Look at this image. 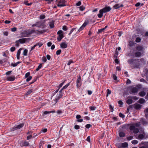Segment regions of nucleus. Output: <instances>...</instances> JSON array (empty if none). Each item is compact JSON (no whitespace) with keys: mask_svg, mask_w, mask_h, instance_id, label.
<instances>
[{"mask_svg":"<svg viewBox=\"0 0 148 148\" xmlns=\"http://www.w3.org/2000/svg\"><path fill=\"white\" fill-rule=\"evenodd\" d=\"M140 125V122L134 123L130 126L129 127L130 130L131 131H132L134 133L137 134L139 130L138 128H136V127H139Z\"/></svg>","mask_w":148,"mask_h":148,"instance_id":"1","label":"nucleus"},{"mask_svg":"<svg viewBox=\"0 0 148 148\" xmlns=\"http://www.w3.org/2000/svg\"><path fill=\"white\" fill-rule=\"evenodd\" d=\"M45 21H41L36 22L35 23L32 25V27L36 26L40 27L42 28H44L45 25Z\"/></svg>","mask_w":148,"mask_h":148,"instance_id":"2","label":"nucleus"},{"mask_svg":"<svg viewBox=\"0 0 148 148\" xmlns=\"http://www.w3.org/2000/svg\"><path fill=\"white\" fill-rule=\"evenodd\" d=\"M63 89L62 88L59 91V92L60 93L59 94L57 95L56 96V97L55 98V99L52 102L54 104H55L62 97V95L61 93L62 92V91Z\"/></svg>","mask_w":148,"mask_h":148,"instance_id":"3","label":"nucleus"},{"mask_svg":"<svg viewBox=\"0 0 148 148\" xmlns=\"http://www.w3.org/2000/svg\"><path fill=\"white\" fill-rule=\"evenodd\" d=\"M130 89V90L129 93L131 94L137 93L138 90V88L136 87H131Z\"/></svg>","mask_w":148,"mask_h":148,"instance_id":"4","label":"nucleus"},{"mask_svg":"<svg viewBox=\"0 0 148 148\" xmlns=\"http://www.w3.org/2000/svg\"><path fill=\"white\" fill-rule=\"evenodd\" d=\"M24 126L23 123H21L19 125L15 126L13 127L11 130V131H14L17 129H19L22 128Z\"/></svg>","mask_w":148,"mask_h":148,"instance_id":"5","label":"nucleus"},{"mask_svg":"<svg viewBox=\"0 0 148 148\" xmlns=\"http://www.w3.org/2000/svg\"><path fill=\"white\" fill-rule=\"evenodd\" d=\"M111 10V8L109 6L105 7L101 9L103 13H106L110 11Z\"/></svg>","mask_w":148,"mask_h":148,"instance_id":"6","label":"nucleus"},{"mask_svg":"<svg viewBox=\"0 0 148 148\" xmlns=\"http://www.w3.org/2000/svg\"><path fill=\"white\" fill-rule=\"evenodd\" d=\"M138 139L142 140L145 138V133L144 132L142 134H139L136 137Z\"/></svg>","mask_w":148,"mask_h":148,"instance_id":"7","label":"nucleus"},{"mask_svg":"<svg viewBox=\"0 0 148 148\" xmlns=\"http://www.w3.org/2000/svg\"><path fill=\"white\" fill-rule=\"evenodd\" d=\"M15 79V77L14 76H8L6 77V79L8 81H13Z\"/></svg>","mask_w":148,"mask_h":148,"instance_id":"8","label":"nucleus"},{"mask_svg":"<svg viewBox=\"0 0 148 148\" xmlns=\"http://www.w3.org/2000/svg\"><path fill=\"white\" fill-rule=\"evenodd\" d=\"M29 38H22L18 40V41L21 43H24L26 41H29Z\"/></svg>","mask_w":148,"mask_h":148,"instance_id":"9","label":"nucleus"},{"mask_svg":"<svg viewBox=\"0 0 148 148\" xmlns=\"http://www.w3.org/2000/svg\"><path fill=\"white\" fill-rule=\"evenodd\" d=\"M88 23V21H86L81 27L80 28L78 31L79 32L82 30L84 27L87 25Z\"/></svg>","mask_w":148,"mask_h":148,"instance_id":"10","label":"nucleus"},{"mask_svg":"<svg viewBox=\"0 0 148 148\" xmlns=\"http://www.w3.org/2000/svg\"><path fill=\"white\" fill-rule=\"evenodd\" d=\"M81 79L80 77H79L77 78L76 81L77 86V87H79L81 86Z\"/></svg>","mask_w":148,"mask_h":148,"instance_id":"11","label":"nucleus"},{"mask_svg":"<svg viewBox=\"0 0 148 148\" xmlns=\"http://www.w3.org/2000/svg\"><path fill=\"white\" fill-rule=\"evenodd\" d=\"M32 33L29 31H25L23 33V36L25 37L28 36L30 35Z\"/></svg>","mask_w":148,"mask_h":148,"instance_id":"12","label":"nucleus"},{"mask_svg":"<svg viewBox=\"0 0 148 148\" xmlns=\"http://www.w3.org/2000/svg\"><path fill=\"white\" fill-rule=\"evenodd\" d=\"M140 123H141L143 125H147L148 123V122L147 121L145 120L142 118L140 119Z\"/></svg>","mask_w":148,"mask_h":148,"instance_id":"13","label":"nucleus"},{"mask_svg":"<svg viewBox=\"0 0 148 148\" xmlns=\"http://www.w3.org/2000/svg\"><path fill=\"white\" fill-rule=\"evenodd\" d=\"M134 107L136 109H140L141 107V106L138 104L135 103L134 104Z\"/></svg>","mask_w":148,"mask_h":148,"instance_id":"14","label":"nucleus"},{"mask_svg":"<svg viewBox=\"0 0 148 148\" xmlns=\"http://www.w3.org/2000/svg\"><path fill=\"white\" fill-rule=\"evenodd\" d=\"M144 47L143 46L141 45H138L136 47V49L139 51H142L143 50Z\"/></svg>","mask_w":148,"mask_h":148,"instance_id":"15","label":"nucleus"},{"mask_svg":"<svg viewBox=\"0 0 148 148\" xmlns=\"http://www.w3.org/2000/svg\"><path fill=\"white\" fill-rule=\"evenodd\" d=\"M123 6V4L120 5L119 4H116L115 5H114L113 6V8L115 9H118L121 7H122Z\"/></svg>","mask_w":148,"mask_h":148,"instance_id":"16","label":"nucleus"},{"mask_svg":"<svg viewBox=\"0 0 148 148\" xmlns=\"http://www.w3.org/2000/svg\"><path fill=\"white\" fill-rule=\"evenodd\" d=\"M60 46L62 48H66L67 47V44L65 42H63L60 45Z\"/></svg>","mask_w":148,"mask_h":148,"instance_id":"17","label":"nucleus"},{"mask_svg":"<svg viewBox=\"0 0 148 148\" xmlns=\"http://www.w3.org/2000/svg\"><path fill=\"white\" fill-rule=\"evenodd\" d=\"M99 13L97 14L98 17L99 18H101L103 16V13L101 10L99 11Z\"/></svg>","mask_w":148,"mask_h":148,"instance_id":"18","label":"nucleus"},{"mask_svg":"<svg viewBox=\"0 0 148 148\" xmlns=\"http://www.w3.org/2000/svg\"><path fill=\"white\" fill-rule=\"evenodd\" d=\"M146 94V93L144 91H141L139 93V95L141 97H144L145 95Z\"/></svg>","mask_w":148,"mask_h":148,"instance_id":"19","label":"nucleus"},{"mask_svg":"<svg viewBox=\"0 0 148 148\" xmlns=\"http://www.w3.org/2000/svg\"><path fill=\"white\" fill-rule=\"evenodd\" d=\"M141 53L139 51H137L135 53V56L136 57H140L141 56Z\"/></svg>","mask_w":148,"mask_h":148,"instance_id":"20","label":"nucleus"},{"mask_svg":"<svg viewBox=\"0 0 148 148\" xmlns=\"http://www.w3.org/2000/svg\"><path fill=\"white\" fill-rule=\"evenodd\" d=\"M107 26H106L104 28L99 29L98 33H101L104 32L105 29L107 28Z\"/></svg>","mask_w":148,"mask_h":148,"instance_id":"21","label":"nucleus"},{"mask_svg":"<svg viewBox=\"0 0 148 148\" xmlns=\"http://www.w3.org/2000/svg\"><path fill=\"white\" fill-rule=\"evenodd\" d=\"M49 25L50 28H53L54 27V22L53 21H51L50 22Z\"/></svg>","mask_w":148,"mask_h":148,"instance_id":"22","label":"nucleus"},{"mask_svg":"<svg viewBox=\"0 0 148 148\" xmlns=\"http://www.w3.org/2000/svg\"><path fill=\"white\" fill-rule=\"evenodd\" d=\"M138 102L140 104H143L145 102V100L144 99L140 98L138 100Z\"/></svg>","mask_w":148,"mask_h":148,"instance_id":"23","label":"nucleus"},{"mask_svg":"<svg viewBox=\"0 0 148 148\" xmlns=\"http://www.w3.org/2000/svg\"><path fill=\"white\" fill-rule=\"evenodd\" d=\"M63 35H59L57 38V40L59 41H60L63 38Z\"/></svg>","mask_w":148,"mask_h":148,"instance_id":"24","label":"nucleus"},{"mask_svg":"<svg viewBox=\"0 0 148 148\" xmlns=\"http://www.w3.org/2000/svg\"><path fill=\"white\" fill-rule=\"evenodd\" d=\"M128 146V144L127 143L125 142L122 143L121 144V147L123 148H125Z\"/></svg>","mask_w":148,"mask_h":148,"instance_id":"25","label":"nucleus"},{"mask_svg":"<svg viewBox=\"0 0 148 148\" xmlns=\"http://www.w3.org/2000/svg\"><path fill=\"white\" fill-rule=\"evenodd\" d=\"M132 100L130 99H128L126 101L127 103L128 104H131L132 103Z\"/></svg>","mask_w":148,"mask_h":148,"instance_id":"26","label":"nucleus"},{"mask_svg":"<svg viewBox=\"0 0 148 148\" xmlns=\"http://www.w3.org/2000/svg\"><path fill=\"white\" fill-rule=\"evenodd\" d=\"M29 144L28 142L24 141L22 145V146H27Z\"/></svg>","mask_w":148,"mask_h":148,"instance_id":"27","label":"nucleus"},{"mask_svg":"<svg viewBox=\"0 0 148 148\" xmlns=\"http://www.w3.org/2000/svg\"><path fill=\"white\" fill-rule=\"evenodd\" d=\"M28 50L27 49H25L23 52V55L25 56H26L27 54Z\"/></svg>","mask_w":148,"mask_h":148,"instance_id":"28","label":"nucleus"},{"mask_svg":"<svg viewBox=\"0 0 148 148\" xmlns=\"http://www.w3.org/2000/svg\"><path fill=\"white\" fill-rule=\"evenodd\" d=\"M119 135L120 137H123L125 136V134L123 132H121L119 133Z\"/></svg>","mask_w":148,"mask_h":148,"instance_id":"29","label":"nucleus"},{"mask_svg":"<svg viewBox=\"0 0 148 148\" xmlns=\"http://www.w3.org/2000/svg\"><path fill=\"white\" fill-rule=\"evenodd\" d=\"M54 112H55L54 111H45L44 113V114L46 115V114H49V113H51V112L54 113Z\"/></svg>","mask_w":148,"mask_h":148,"instance_id":"30","label":"nucleus"},{"mask_svg":"<svg viewBox=\"0 0 148 148\" xmlns=\"http://www.w3.org/2000/svg\"><path fill=\"white\" fill-rule=\"evenodd\" d=\"M138 143V140H133L132 141V143L134 145H135L137 144Z\"/></svg>","mask_w":148,"mask_h":148,"instance_id":"31","label":"nucleus"},{"mask_svg":"<svg viewBox=\"0 0 148 148\" xmlns=\"http://www.w3.org/2000/svg\"><path fill=\"white\" fill-rule=\"evenodd\" d=\"M33 92V90L31 89V90L28 91L26 93L25 95H28L30 94H31L32 92Z\"/></svg>","mask_w":148,"mask_h":148,"instance_id":"32","label":"nucleus"},{"mask_svg":"<svg viewBox=\"0 0 148 148\" xmlns=\"http://www.w3.org/2000/svg\"><path fill=\"white\" fill-rule=\"evenodd\" d=\"M141 39L139 37H137L135 40V41L137 42H140L141 41Z\"/></svg>","mask_w":148,"mask_h":148,"instance_id":"33","label":"nucleus"},{"mask_svg":"<svg viewBox=\"0 0 148 148\" xmlns=\"http://www.w3.org/2000/svg\"><path fill=\"white\" fill-rule=\"evenodd\" d=\"M42 64H40L38 66V68L36 69V71H38L42 67Z\"/></svg>","mask_w":148,"mask_h":148,"instance_id":"34","label":"nucleus"},{"mask_svg":"<svg viewBox=\"0 0 148 148\" xmlns=\"http://www.w3.org/2000/svg\"><path fill=\"white\" fill-rule=\"evenodd\" d=\"M140 148H148V143L145 144L144 146L141 147Z\"/></svg>","mask_w":148,"mask_h":148,"instance_id":"35","label":"nucleus"},{"mask_svg":"<svg viewBox=\"0 0 148 148\" xmlns=\"http://www.w3.org/2000/svg\"><path fill=\"white\" fill-rule=\"evenodd\" d=\"M65 2V0H61L58 3L60 4H64Z\"/></svg>","mask_w":148,"mask_h":148,"instance_id":"36","label":"nucleus"},{"mask_svg":"<svg viewBox=\"0 0 148 148\" xmlns=\"http://www.w3.org/2000/svg\"><path fill=\"white\" fill-rule=\"evenodd\" d=\"M24 3L25 4V5H30L32 4V3H28V1H25L24 2Z\"/></svg>","mask_w":148,"mask_h":148,"instance_id":"37","label":"nucleus"},{"mask_svg":"<svg viewBox=\"0 0 148 148\" xmlns=\"http://www.w3.org/2000/svg\"><path fill=\"white\" fill-rule=\"evenodd\" d=\"M111 93V91L109 89H107V96H108V95L110 94Z\"/></svg>","mask_w":148,"mask_h":148,"instance_id":"38","label":"nucleus"},{"mask_svg":"<svg viewBox=\"0 0 148 148\" xmlns=\"http://www.w3.org/2000/svg\"><path fill=\"white\" fill-rule=\"evenodd\" d=\"M46 31L44 30H42L38 31V33L39 34H42L44 32H45Z\"/></svg>","mask_w":148,"mask_h":148,"instance_id":"39","label":"nucleus"},{"mask_svg":"<svg viewBox=\"0 0 148 148\" xmlns=\"http://www.w3.org/2000/svg\"><path fill=\"white\" fill-rule=\"evenodd\" d=\"M61 50L60 49L58 50L56 52V54L57 55H59L61 53Z\"/></svg>","mask_w":148,"mask_h":148,"instance_id":"40","label":"nucleus"},{"mask_svg":"<svg viewBox=\"0 0 148 148\" xmlns=\"http://www.w3.org/2000/svg\"><path fill=\"white\" fill-rule=\"evenodd\" d=\"M133 62V59H131L129 60H128V63L130 64H132Z\"/></svg>","mask_w":148,"mask_h":148,"instance_id":"41","label":"nucleus"},{"mask_svg":"<svg viewBox=\"0 0 148 148\" xmlns=\"http://www.w3.org/2000/svg\"><path fill=\"white\" fill-rule=\"evenodd\" d=\"M57 6L58 7H62L63 6H66V5L64 4H60V3H58V4L57 5Z\"/></svg>","mask_w":148,"mask_h":148,"instance_id":"42","label":"nucleus"},{"mask_svg":"<svg viewBox=\"0 0 148 148\" xmlns=\"http://www.w3.org/2000/svg\"><path fill=\"white\" fill-rule=\"evenodd\" d=\"M22 50V48H20L18 51L17 53V55H18L20 56V53H21V50Z\"/></svg>","mask_w":148,"mask_h":148,"instance_id":"43","label":"nucleus"},{"mask_svg":"<svg viewBox=\"0 0 148 148\" xmlns=\"http://www.w3.org/2000/svg\"><path fill=\"white\" fill-rule=\"evenodd\" d=\"M69 84L70 83L67 84L65 86H64L63 87V89H64L66 88L69 85Z\"/></svg>","mask_w":148,"mask_h":148,"instance_id":"44","label":"nucleus"},{"mask_svg":"<svg viewBox=\"0 0 148 148\" xmlns=\"http://www.w3.org/2000/svg\"><path fill=\"white\" fill-rule=\"evenodd\" d=\"M36 45H37V46H38L39 47H40L42 45V44L40 42H38L37 43Z\"/></svg>","mask_w":148,"mask_h":148,"instance_id":"45","label":"nucleus"},{"mask_svg":"<svg viewBox=\"0 0 148 148\" xmlns=\"http://www.w3.org/2000/svg\"><path fill=\"white\" fill-rule=\"evenodd\" d=\"M89 108L92 110H95L96 108L95 107L91 106L89 107Z\"/></svg>","mask_w":148,"mask_h":148,"instance_id":"46","label":"nucleus"},{"mask_svg":"<svg viewBox=\"0 0 148 148\" xmlns=\"http://www.w3.org/2000/svg\"><path fill=\"white\" fill-rule=\"evenodd\" d=\"M27 78L26 79V81L27 82H28L31 79L32 77L31 76H30Z\"/></svg>","mask_w":148,"mask_h":148,"instance_id":"47","label":"nucleus"},{"mask_svg":"<svg viewBox=\"0 0 148 148\" xmlns=\"http://www.w3.org/2000/svg\"><path fill=\"white\" fill-rule=\"evenodd\" d=\"M42 61L44 62H46L47 60V59L45 57H43L42 58Z\"/></svg>","mask_w":148,"mask_h":148,"instance_id":"48","label":"nucleus"},{"mask_svg":"<svg viewBox=\"0 0 148 148\" xmlns=\"http://www.w3.org/2000/svg\"><path fill=\"white\" fill-rule=\"evenodd\" d=\"M140 81L142 82H144V83H147V81L145 80L144 79H143V78L141 79H140Z\"/></svg>","mask_w":148,"mask_h":148,"instance_id":"49","label":"nucleus"},{"mask_svg":"<svg viewBox=\"0 0 148 148\" xmlns=\"http://www.w3.org/2000/svg\"><path fill=\"white\" fill-rule=\"evenodd\" d=\"M62 32H63L62 31L59 30L57 32V34H59V35H63V34H62Z\"/></svg>","mask_w":148,"mask_h":148,"instance_id":"50","label":"nucleus"},{"mask_svg":"<svg viewBox=\"0 0 148 148\" xmlns=\"http://www.w3.org/2000/svg\"><path fill=\"white\" fill-rule=\"evenodd\" d=\"M15 50V47H12L10 48V51L11 52H13V51H14Z\"/></svg>","mask_w":148,"mask_h":148,"instance_id":"51","label":"nucleus"},{"mask_svg":"<svg viewBox=\"0 0 148 148\" xmlns=\"http://www.w3.org/2000/svg\"><path fill=\"white\" fill-rule=\"evenodd\" d=\"M79 8L80 10L81 11L84 10L85 8V7L83 6H80Z\"/></svg>","mask_w":148,"mask_h":148,"instance_id":"52","label":"nucleus"},{"mask_svg":"<svg viewBox=\"0 0 148 148\" xmlns=\"http://www.w3.org/2000/svg\"><path fill=\"white\" fill-rule=\"evenodd\" d=\"M119 115V116L121 117L124 118L125 117V115L121 113H120Z\"/></svg>","mask_w":148,"mask_h":148,"instance_id":"53","label":"nucleus"},{"mask_svg":"<svg viewBox=\"0 0 148 148\" xmlns=\"http://www.w3.org/2000/svg\"><path fill=\"white\" fill-rule=\"evenodd\" d=\"M30 75V73L29 72H28L25 75V77L27 78L28 77H29Z\"/></svg>","mask_w":148,"mask_h":148,"instance_id":"54","label":"nucleus"},{"mask_svg":"<svg viewBox=\"0 0 148 148\" xmlns=\"http://www.w3.org/2000/svg\"><path fill=\"white\" fill-rule=\"evenodd\" d=\"M17 65L16 63H14V64L12 63L11 64V65H10L11 66H12L13 67L16 66Z\"/></svg>","mask_w":148,"mask_h":148,"instance_id":"55","label":"nucleus"},{"mask_svg":"<svg viewBox=\"0 0 148 148\" xmlns=\"http://www.w3.org/2000/svg\"><path fill=\"white\" fill-rule=\"evenodd\" d=\"M17 29L16 27H13L11 29V30L12 31L14 32H15L16 30Z\"/></svg>","mask_w":148,"mask_h":148,"instance_id":"56","label":"nucleus"},{"mask_svg":"<svg viewBox=\"0 0 148 148\" xmlns=\"http://www.w3.org/2000/svg\"><path fill=\"white\" fill-rule=\"evenodd\" d=\"M65 80L64 82H62V83H61L59 86V88H60L61 87L62 85H63L64 83V82L65 81Z\"/></svg>","mask_w":148,"mask_h":148,"instance_id":"57","label":"nucleus"},{"mask_svg":"<svg viewBox=\"0 0 148 148\" xmlns=\"http://www.w3.org/2000/svg\"><path fill=\"white\" fill-rule=\"evenodd\" d=\"M62 29H63V30L66 31L67 30V27L66 26H64L63 27Z\"/></svg>","mask_w":148,"mask_h":148,"instance_id":"58","label":"nucleus"},{"mask_svg":"<svg viewBox=\"0 0 148 148\" xmlns=\"http://www.w3.org/2000/svg\"><path fill=\"white\" fill-rule=\"evenodd\" d=\"M45 18V16L44 15H41L40 16V19H44Z\"/></svg>","mask_w":148,"mask_h":148,"instance_id":"59","label":"nucleus"},{"mask_svg":"<svg viewBox=\"0 0 148 148\" xmlns=\"http://www.w3.org/2000/svg\"><path fill=\"white\" fill-rule=\"evenodd\" d=\"M134 44V43L130 41L129 42V45L130 46H133Z\"/></svg>","mask_w":148,"mask_h":148,"instance_id":"60","label":"nucleus"},{"mask_svg":"<svg viewBox=\"0 0 148 148\" xmlns=\"http://www.w3.org/2000/svg\"><path fill=\"white\" fill-rule=\"evenodd\" d=\"M133 139V136H130L129 137H128L127 138V139L128 140H132Z\"/></svg>","mask_w":148,"mask_h":148,"instance_id":"61","label":"nucleus"},{"mask_svg":"<svg viewBox=\"0 0 148 148\" xmlns=\"http://www.w3.org/2000/svg\"><path fill=\"white\" fill-rule=\"evenodd\" d=\"M91 126V125L90 124H87L86 125V128H89Z\"/></svg>","mask_w":148,"mask_h":148,"instance_id":"62","label":"nucleus"},{"mask_svg":"<svg viewBox=\"0 0 148 148\" xmlns=\"http://www.w3.org/2000/svg\"><path fill=\"white\" fill-rule=\"evenodd\" d=\"M74 128L76 130H78L79 129V126L78 125H76L74 126Z\"/></svg>","mask_w":148,"mask_h":148,"instance_id":"63","label":"nucleus"},{"mask_svg":"<svg viewBox=\"0 0 148 148\" xmlns=\"http://www.w3.org/2000/svg\"><path fill=\"white\" fill-rule=\"evenodd\" d=\"M132 99L135 100H137L138 99V98L136 96H134L132 97Z\"/></svg>","mask_w":148,"mask_h":148,"instance_id":"64","label":"nucleus"}]
</instances>
